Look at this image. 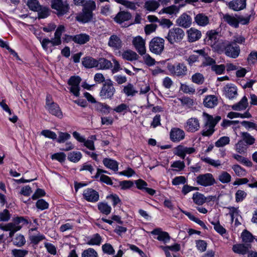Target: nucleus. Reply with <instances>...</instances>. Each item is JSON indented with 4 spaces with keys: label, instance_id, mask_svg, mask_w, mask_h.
Wrapping results in <instances>:
<instances>
[{
    "label": "nucleus",
    "instance_id": "obj_1",
    "mask_svg": "<svg viewBox=\"0 0 257 257\" xmlns=\"http://www.w3.org/2000/svg\"><path fill=\"white\" fill-rule=\"evenodd\" d=\"M96 9V4L93 1H88L84 4L82 12L79 13L76 19L80 22L85 23L90 21L93 17V11Z\"/></svg>",
    "mask_w": 257,
    "mask_h": 257
},
{
    "label": "nucleus",
    "instance_id": "obj_2",
    "mask_svg": "<svg viewBox=\"0 0 257 257\" xmlns=\"http://www.w3.org/2000/svg\"><path fill=\"white\" fill-rule=\"evenodd\" d=\"M184 36V32L182 29L174 28L169 30L166 38L171 44H173L180 42Z\"/></svg>",
    "mask_w": 257,
    "mask_h": 257
},
{
    "label": "nucleus",
    "instance_id": "obj_3",
    "mask_svg": "<svg viewBox=\"0 0 257 257\" xmlns=\"http://www.w3.org/2000/svg\"><path fill=\"white\" fill-rule=\"evenodd\" d=\"M45 107L48 111L53 115H55L60 118L63 116L62 112L59 105L53 101L52 97L48 95L46 97V102Z\"/></svg>",
    "mask_w": 257,
    "mask_h": 257
},
{
    "label": "nucleus",
    "instance_id": "obj_4",
    "mask_svg": "<svg viewBox=\"0 0 257 257\" xmlns=\"http://www.w3.org/2000/svg\"><path fill=\"white\" fill-rule=\"evenodd\" d=\"M167 67L169 71L172 74L177 76L183 77L187 74V68L183 63H178L176 64L168 63Z\"/></svg>",
    "mask_w": 257,
    "mask_h": 257
},
{
    "label": "nucleus",
    "instance_id": "obj_5",
    "mask_svg": "<svg viewBox=\"0 0 257 257\" xmlns=\"http://www.w3.org/2000/svg\"><path fill=\"white\" fill-rule=\"evenodd\" d=\"M115 89L112 82L107 79L103 84L100 91V96L103 99L111 98L114 95Z\"/></svg>",
    "mask_w": 257,
    "mask_h": 257
},
{
    "label": "nucleus",
    "instance_id": "obj_6",
    "mask_svg": "<svg viewBox=\"0 0 257 257\" xmlns=\"http://www.w3.org/2000/svg\"><path fill=\"white\" fill-rule=\"evenodd\" d=\"M164 40L159 37L153 38L150 42V51L155 54H161L164 49Z\"/></svg>",
    "mask_w": 257,
    "mask_h": 257
},
{
    "label": "nucleus",
    "instance_id": "obj_7",
    "mask_svg": "<svg viewBox=\"0 0 257 257\" xmlns=\"http://www.w3.org/2000/svg\"><path fill=\"white\" fill-rule=\"evenodd\" d=\"M52 8L57 11L58 15H63L68 12L69 6L67 2L62 0H52Z\"/></svg>",
    "mask_w": 257,
    "mask_h": 257
},
{
    "label": "nucleus",
    "instance_id": "obj_8",
    "mask_svg": "<svg viewBox=\"0 0 257 257\" xmlns=\"http://www.w3.org/2000/svg\"><path fill=\"white\" fill-rule=\"evenodd\" d=\"M198 184L204 186H209L215 183V180L210 173L199 175L196 178Z\"/></svg>",
    "mask_w": 257,
    "mask_h": 257
},
{
    "label": "nucleus",
    "instance_id": "obj_9",
    "mask_svg": "<svg viewBox=\"0 0 257 257\" xmlns=\"http://www.w3.org/2000/svg\"><path fill=\"white\" fill-rule=\"evenodd\" d=\"M81 81V78L78 76H72L70 78L68 83L70 86V91L75 96L79 95V84Z\"/></svg>",
    "mask_w": 257,
    "mask_h": 257
},
{
    "label": "nucleus",
    "instance_id": "obj_10",
    "mask_svg": "<svg viewBox=\"0 0 257 257\" xmlns=\"http://www.w3.org/2000/svg\"><path fill=\"white\" fill-rule=\"evenodd\" d=\"M240 53V48L237 44L230 43L225 48V54L232 58H237Z\"/></svg>",
    "mask_w": 257,
    "mask_h": 257
},
{
    "label": "nucleus",
    "instance_id": "obj_11",
    "mask_svg": "<svg viewBox=\"0 0 257 257\" xmlns=\"http://www.w3.org/2000/svg\"><path fill=\"white\" fill-rule=\"evenodd\" d=\"M84 198L88 202H96L98 201L99 195L98 193L92 188H88L83 192Z\"/></svg>",
    "mask_w": 257,
    "mask_h": 257
},
{
    "label": "nucleus",
    "instance_id": "obj_12",
    "mask_svg": "<svg viewBox=\"0 0 257 257\" xmlns=\"http://www.w3.org/2000/svg\"><path fill=\"white\" fill-rule=\"evenodd\" d=\"M108 45L114 50H118L122 48L123 43L119 37L112 35L109 37Z\"/></svg>",
    "mask_w": 257,
    "mask_h": 257
},
{
    "label": "nucleus",
    "instance_id": "obj_13",
    "mask_svg": "<svg viewBox=\"0 0 257 257\" xmlns=\"http://www.w3.org/2000/svg\"><path fill=\"white\" fill-rule=\"evenodd\" d=\"M133 44L141 55L145 54L146 53L145 42L142 37L138 36L135 38L133 41Z\"/></svg>",
    "mask_w": 257,
    "mask_h": 257
},
{
    "label": "nucleus",
    "instance_id": "obj_14",
    "mask_svg": "<svg viewBox=\"0 0 257 257\" xmlns=\"http://www.w3.org/2000/svg\"><path fill=\"white\" fill-rule=\"evenodd\" d=\"M185 128L188 132H195L200 128L199 122L197 118L192 117L188 119Z\"/></svg>",
    "mask_w": 257,
    "mask_h": 257
},
{
    "label": "nucleus",
    "instance_id": "obj_15",
    "mask_svg": "<svg viewBox=\"0 0 257 257\" xmlns=\"http://www.w3.org/2000/svg\"><path fill=\"white\" fill-rule=\"evenodd\" d=\"M185 137V133L179 128H173L170 132V139L173 142H179Z\"/></svg>",
    "mask_w": 257,
    "mask_h": 257
},
{
    "label": "nucleus",
    "instance_id": "obj_16",
    "mask_svg": "<svg viewBox=\"0 0 257 257\" xmlns=\"http://www.w3.org/2000/svg\"><path fill=\"white\" fill-rule=\"evenodd\" d=\"M177 23L182 27L188 28L191 25L192 19L190 16L183 14L177 19Z\"/></svg>",
    "mask_w": 257,
    "mask_h": 257
},
{
    "label": "nucleus",
    "instance_id": "obj_17",
    "mask_svg": "<svg viewBox=\"0 0 257 257\" xmlns=\"http://www.w3.org/2000/svg\"><path fill=\"white\" fill-rule=\"evenodd\" d=\"M176 155L184 159L186 154H191L195 152V149L194 148H188L180 145L176 148Z\"/></svg>",
    "mask_w": 257,
    "mask_h": 257
},
{
    "label": "nucleus",
    "instance_id": "obj_18",
    "mask_svg": "<svg viewBox=\"0 0 257 257\" xmlns=\"http://www.w3.org/2000/svg\"><path fill=\"white\" fill-rule=\"evenodd\" d=\"M187 34L188 39L190 42L196 41L201 37V32L193 28H191L187 31Z\"/></svg>",
    "mask_w": 257,
    "mask_h": 257
},
{
    "label": "nucleus",
    "instance_id": "obj_19",
    "mask_svg": "<svg viewBox=\"0 0 257 257\" xmlns=\"http://www.w3.org/2000/svg\"><path fill=\"white\" fill-rule=\"evenodd\" d=\"M224 93L226 97L232 99L237 95L236 88L232 84H227L224 87Z\"/></svg>",
    "mask_w": 257,
    "mask_h": 257
},
{
    "label": "nucleus",
    "instance_id": "obj_20",
    "mask_svg": "<svg viewBox=\"0 0 257 257\" xmlns=\"http://www.w3.org/2000/svg\"><path fill=\"white\" fill-rule=\"evenodd\" d=\"M228 6L234 11H239L246 7V0L232 1L229 3Z\"/></svg>",
    "mask_w": 257,
    "mask_h": 257
},
{
    "label": "nucleus",
    "instance_id": "obj_21",
    "mask_svg": "<svg viewBox=\"0 0 257 257\" xmlns=\"http://www.w3.org/2000/svg\"><path fill=\"white\" fill-rule=\"evenodd\" d=\"M64 31L65 27L63 25H59L58 27L54 34V38L53 39L54 40V41H53V46H58L61 44V37Z\"/></svg>",
    "mask_w": 257,
    "mask_h": 257
},
{
    "label": "nucleus",
    "instance_id": "obj_22",
    "mask_svg": "<svg viewBox=\"0 0 257 257\" xmlns=\"http://www.w3.org/2000/svg\"><path fill=\"white\" fill-rule=\"evenodd\" d=\"M249 248L250 246L248 244H236L233 245L232 250L236 253L245 254L248 251Z\"/></svg>",
    "mask_w": 257,
    "mask_h": 257
},
{
    "label": "nucleus",
    "instance_id": "obj_23",
    "mask_svg": "<svg viewBox=\"0 0 257 257\" xmlns=\"http://www.w3.org/2000/svg\"><path fill=\"white\" fill-rule=\"evenodd\" d=\"M0 228L5 231H10L9 236L12 237L16 232L21 229L22 226H16L14 224H7L1 226Z\"/></svg>",
    "mask_w": 257,
    "mask_h": 257
},
{
    "label": "nucleus",
    "instance_id": "obj_24",
    "mask_svg": "<svg viewBox=\"0 0 257 257\" xmlns=\"http://www.w3.org/2000/svg\"><path fill=\"white\" fill-rule=\"evenodd\" d=\"M195 21L201 26H205L209 23L208 17L203 13L197 14L195 17Z\"/></svg>",
    "mask_w": 257,
    "mask_h": 257
},
{
    "label": "nucleus",
    "instance_id": "obj_25",
    "mask_svg": "<svg viewBox=\"0 0 257 257\" xmlns=\"http://www.w3.org/2000/svg\"><path fill=\"white\" fill-rule=\"evenodd\" d=\"M217 98L214 95H208L204 99L203 104L205 107L212 108L217 104Z\"/></svg>",
    "mask_w": 257,
    "mask_h": 257
},
{
    "label": "nucleus",
    "instance_id": "obj_26",
    "mask_svg": "<svg viewBox=\"0 0 257 257\" xmlns=\"http://www.w3.org/2000/svg\"><path fill=\"white\" fill-rule=\"evenodd\" d=\"M82 64L86 68H92L98 66V62L91 57H86L83 59Z\"/></svg>",
    "mask_w": 257,
    "mask_h": 257
},
{
    "label": "nucleus",
    "instance_id": "obj_27",
    "mask_svg": "<svg viewBox=\"0 0 257 257\" xmlns=\"http://www.w3.org/2000/svg\"><path fill=\"white\" fill-rule=\"evenodd\" d=\"M89 36L86 34H80L74 36L73 41L77 44L82 45L89 41Z\"/></svg>",
    "mask_w": 257,
    "mask_h": 257
},
{
    "label": "nucleus",
    "instance_id": "obj_28",
    "mask_svg": "<svg viewBox=\"0 0 257 257\" xmlns=\"http://www.w3.org/2000/svg\"><path fill=\"white\" fill-rule=\"evenodd\" d=\"M248 105V99L246 96H244L237 103L232 106V109L234 110H240L245 109Z\"/></svg>",
    "mask_w": 257,
    "mask_h": 257
},
{
    "label": "nucleus",
    "instance_id": "obj_29",
    "mask_svg": "<svg viewBox=\"0 0 257 257\" xmlns=\"http://www.w3.org/2000/svg\"><path fill=\"white\" fill-rule=\"evenodd\" d=\"M223 19L229 25L235 28L238 27V21L236 16L234 17L229 14H225L223 15Z\"/></svg>",
    "mask_w": 257,
    "mask_h": 257
},
{
    "label": "nucleus",
    "instance_id": "obj_30",
    "mask_svg": "<svg viewBox=\"0 0 257 257\" xmlns=\"http://www.w3.org/2000/svg\"><path fill=\"white\" fill-rule=\"evenodd\" d=\"M131 18V14L128 12L121 11L118 13L115 18V21L119 23L130 20Z\"/></svg>",
    "mask_w": 257,
    "mask_h": 257
},
{
    "label": "nucleus",
    "instance_id": "obj_31",
    "mask_svg": "<svg viewBox=\"0 0 257 257\" xmlns=\"http://www.w3.org/2000/svg\"><path fill=\"white\" fill-rule=\"evenodd\" d=\"M192 199L194 203L198 205H202L206 201V197L202 194L196 192L193 194Z\"/></svg>",
    "mask_w": 257,
    "mask_h": 257
},
{
    "label": "nucleus",
    "instance_id": "obj_32",
    "mask_svg": "<svg viewBox=\"0 0 257 257\" xmlns=\"http://www.w3.org/2000/svg\"><path fill=\"white\" fill-rule=\"evenodd\" d=\"M104 165L114 171L117 170L118 164L117 163L113 160L105 158L103 161Z\"/></svg>",
    "mask_w": 257,
    "mask_h": 257
},
{
    "label": "nucleus",
    "instance_id": "obj_33",
    "mask_svg": "<svg viewBox=\"0 0 257 257\" xmlns=\"http://www.w3.org/2000/svg\"><path fill=\"white\" fill-rule=\"evenodd\" d=\"M122 56L123 58L129 61L137 60L139 57L137 54L136 52L132 51H125L123 53Z\"/></svg>",
    "mask_w": 257,
    "mask_h": 257
},
{
    "label": "nucleus",
    "instance_id": "obj_34",
    "mask_svg": "<svg viewBox=\"0 0 257 257\" xmlns=\"http://www.w3.org/2000/svg\"><path fill=\"white\" fill-rule=\"evenodd\" d=\"M123 92L128 96H133L138 92V91L135 89L134 86L131 83L128 84L126 86L124 87Z\"/></svg>",
    "mask_w": 257,
    "mask_h": 257
},
{
    "label": "nucleus",
    "instance_id": "obj_35",
    "mask_svg": "<svg viewBox=\"0 0 257 257\" xmlns=\"http://www.w3.org/2000/svg\"><path fill=\"white\" fill-rule=\"evenodd\" d=\"M192 81L197 84L201 85L204 82V77L200 73H196L192 76Z\"/></svg>",
    "mask_w": 257,
    "mask_h": 257
},
{
    "label": "nucleus",
    "instance_id": "obj_36",
    "mask_svg": "<svg viewBox=\"0 0 257 257\" xmlns=\"http://www.w3.org/2000/svg\"><path fill=\"white\" fill-rule=\"evenodd\" d=\"M13 243L18 247L23 246L26 243V240L23 235L19 234L13 240Z\"/></svg>",
    "mask_w": 257,
    "mask_h": 257
},
{
    "label": "nucleus",
    "instance_id": "obj_37",
    "mask_svg": "<svg viewBox=\"0 0 257 257\" xmlns=\"http://www.w3.org/2000/svg\"><path fill=\"white\" fill-rule=\"evenodd\" d=\"M27 5L30 10L36 12H39L41 7L37 0H29Z\"/></svg>",
    "mask_w": 257,
    "mask_h": 257
},
{
    "label": "nucleus",
    "instance_id": "obj_38",
    "mask_svg": "<svg viewBox=\"0 0 257 257\" xmlns=\"http://www.w3.org/2000/svg\"><path fill=\"white\" fill-rule=\"evenodd\" d=\"M98 208L101 213L106 215L109 214L111 212V207L105 203H99L98 205Z\"/></svg>",
    "mask_w": 257,
    "mask_h": 257
},
{
    "label": "nucleus",
    "instance_id": "obj_39",
    "mask_svg": "<svg viewBox=\"0 0 257 257\" xmlns=\"http://www.w3.org/2000/svg\"><path fill=\"white\" fill-rule=\"evenodd\" d=\"M231 178V175L226 171H222L218 176L219 180L222 183H229Z\"/></svg>",
    "mask_w": 257,
    "mask_h": 257
},
{
    "label": "nucleus",
    "instance_id": "obj_40",
    "mask_svg": "<svg viewBox=\"0 0 257 257\" xmlns=\"http://www.w3.org/2000/svg\"><path fill=\"white\" fill-rule=\"evenodd\" d=\"M241 137L243 139V140L249 145H252L255 141L254 138L252 137L249 134L246 132L241 133Z\"/></svg>",
    "mask_w": 257,
    "mask_h": 257
},
{
    "label": "nucleus",
    "instance_id": "obj_41",
    "mask_svg": "<svg viewBox=\"0 0 257 257\" xmlns=\"http://www.w3.org/2000/svg\"><path fill=\"white\" fill-rule=\"evenodd\" d=\"M82 157L81 154L79 152H72L70 153L68 156V159L71 162H77Z\"/></svg>",
    "mask_w": 257,
    "mask_h": 257
},
{
    "label": "nucleus",
    "instance_id": "obj_42",
    "mask_svg": "<svg viewBox=\"0 0 257 257\" xmlns=\"http://www.w3.org/2000/svg\"><path fill=\"white\" fill-rule=\"evenodd\" d=\"M159 5V2L155 1H150L145 3V7L149 11H155Z\"/></svg>",
    "mask_w": 257,
    "mask_h": 257
},
{
    "label": "nucleus",
    "instance_id": "obj_43",
    "mask_svg": "<svg viewBox=\"0 0 257 257\" xmlns=\"http://www.w3.org/2000/svg\"><path fill=\"white\" fill-rule=\"evenodd\" d=\"M230 139L228 137H222L220 138L216 143L215 146L217 147H222L229 143Z\"/></svg>",
    "mask_w": 257,
    "mask_h": 257
},
{
    "label": "nucleus",
    "instance_id": "obj_44",
    "mask_svg": "<svg viewBox=\"0 0 257 257\" xmlns=\"http://www.w3.org/2000/svg\"><path fill=\"white\" fill-rule=\"evenodd\" d=\"M98 62V64H100V67L103 69H109L112 66V63L104 58H100Z\"/></svg>",
    "mask_w": 257,
    "mask_h": 257
},
{
    "label": "nucleus",
    "instance_id": "obj_45",
    "mask_svg": "<svg viewBox=\"0 0 257 257\" xmlns=\"http://www.w3.org/2000/svg\"><path fill=\"white\" fill-rule=\"evenodd\" d=\"M27 221L23 217H16L13 219V222L9 224H14L16 226H21L27 223Z\"/></svg>",
    "mask_w": 257,
    "mask_h": 257
},
{
    "label": "nucleus",
    "instance_id": "obj_46",
    "mask_svg": "<svg viewBox=\"0 0 257 257\" xmlns=\"http://www.w3.org/2000/svg\"><path fill=\"white\" fill-rule=\"evenodd\" d=\"M28 253V251L25 249H14L12 251L14 257H24Z\"/></svg>",
    "mask_w": 257,
    "mask_h": 257
},
{
    "label": "nucleus",
    "instance_id": "obj_47",
    "mask_svg": "<svg viewBox=\"0 0 257 257\" xmlns=\"http://www.w3.org/2000/svg\"><path fill=\"white\" fill-rule=\"evenodd\" d=\"M203 116H206L207 118L206 126L214 128L216 124L214 120V118L213 116L205 112L203 113Z\"/></svg>",
    "mask_w": 257,
    "mask_h": 257
},
{
    "label": "nucleus",
    "instance_id": "obj_48",
    "mask_svg": "<svg viewBox=\"0 0 257 257\" xmlns=\"http://www.w3.org/2000/svg\"><path fill=\"white\" fill-rule=\"evenodd\" d=\"M96 109L104 114H107L109 112L110 107L106 104L98 103L96 104Z\"/></svg>",
    "mask_w": 257,
    "mask_h": 257
},
{
    "label": "nucleus",
    "instance_id": "obj_49",
    "mask_svg": "<svg viewBox=\"0 0 257 257\" xmlns=\"http://www.w3.org/2000/svg\"><path fill=\"white\" fill-rule=\"evenodd\" d=\"M180 90L186 93L193 94L195 92V89L189 85L182 84L180 87Z\"/></svg>",
    "mask_w": 257,
    "mask_h": 257
},
{
    "label": "nucleus",
    "instance_id": "obj_50",
    "mask_svg": "<svg viewBox=\"0 0 257 257\" xmlns=\"http://www.w3.org/2000/svg\"><path fill=\"white\" fill-rule=\"evenodd\" d=\"M179 8L177 6L172 5L171 6L164 8L162 11L163 13L169 14H175L179 12Z\"/></svg>",
    "mask_w": 257,
    "mask_h": 257
},
{
    "label": "nucleus",
    "instance_id": "obj_51",
    "mask_svg": "<svg viewBox=\"0 0 257 257\" xmlns=\"http://www.w3.org/2000/svg\"><path fill=\"white\" fill-rule=\"evenodd\" d=\"M97 252L92 248H88L83 251L82 257H97Z\"/></svg>",
    "mask_w": 257,
    "mask_h": 257
},
{
    "label": "nucleus",
    "instance_id": "obj_52",
    "mask_svg": "<svg viewBox=\"0 0 257 257\" xmlns=\"http://www.w3.org/2000/svg\"><path fill=\"white\" fill-rule=\"evenodd\" d=\"M243 241L245 242H250L253 240V236L248 231L245 230L243 231L241 234Z\"/></svg>",
    "mask_w": 257,
    "mask_h": 257
},
{
    "label": "nucleus",
    "instance_id": "obj_53",
    "mask_svg": "<svg viewBox=\"0 0 257 257\" xmlns=\"http://www.w3.org/2000/svg\"><path fill=\"white\" fill-rule=\"evenodd\" d=\"M225 69V66L223 65H213L211 66V69L212 71H215L217 74H222Z\"/></svg>",
    "mask_w": 257,
    "mask_h": 257
},
{
    "label": "nucleus",
    "instance_id": "obj_54",
    "mask_svg": "<svg viewBox=\"0 0 257 257\" xmlns=\"http://www.w3.org/2000/svg\"><path fill=\"white\" fill-rule=\"evenodd\" d=\"M246 193L241 190H238L235 193V200L237 202L242 201L246 196Z\"/></svg>",
    "mask_w": 257,
    "mask_h": 257
},
{
    "label": "nucleus",
    "instance_id": "obj_55",
    "mask_svg": "<svg viewBox=\"0 0 257 257\" xmlns=\"http://www.w3.org/2000/svg\"><path fill=\"white\" fill-rule=\"evenodd\" d=\"M116 1L118 3H119L132 10H135L136 9V5L133 2H131L126 0H116Z\"/></svg>",
    "mask_w": 257,
    "mask_h": 257
},
{
    "label": "nucleus",
    "instance_id": "obj_56",
    "mask_svg": "<svg viewBox=\"0 0 257 257\" xmlns=\"http://www.w3.org/2000/svg\"><path fill=\"white\" fill-rule=\"evenodd\" d=\"M11 218V214L7 209H4L0 212V220L3 221H8Z\"/></svg>",
    "mask_w": 257,
    "mask_h": 257
},
{
    "label": "nucleus",
    "instance_id": "obj_57",
    "mask_svg": "<svg viewBox=\"0 0 257 257\" xmlns=\"http://www.w3.org/2000/svg\"><path fill=\"white\" fill-rule=\"evenodd\" d=\"M211 223L214 225V229L221 235H223L226 232V229L220 225L219 222H212Z\"/></svg>",
    "mask_w": 257,
    "mask_h": 257
},
{
    "label": "nucleus",
    "instance_id": "obj_58",
    "mask_svg": "<svg viewBox=\"0 0 257 257\" xmlns=\"http://www.w3.org/2000/svg\"><path fill=\"white\" fill-rule=\"evenodd\" d=\"M232 168L238 176H244L245 174V171L238 165H233Z\"/></svg>",
    "mask_w": 257,
    "mask_h": 257
},
{
    "label": "nucleus",
    "instance_id": "obj_59",
    "mask_svg": "<svg viewBox=\"0 0 257 257\" xmlns=\"http://www.w3.org/2000/svg\"><path fill=\"white\" fill-rule=\"evenodd\" d=\"M41 134L45 137L52 139H55L57 137V135L54 132L48 130H45L42 131L41 132Z\"/></svg>",
    "mask_w": 257,
    "mask_h": 257
},
{
    "label": "nucleus",
    "instance_id": "obj_60",
    "mask_svg": "<svg viewBox=\"0 0 257 257\" xmlns=\"http://www.w3.org/2000/svg\"><path fill=\"white\" fill-rule=\"evenodd\" d=\"M245 147V145L244 144L243 141L240 140L235 145L236 150L238 153L241 154L244 153L246 150Z\"/></svg>",
    "mask_w": 257,
    "mask_h": 257
},
{
    "label": "nucleus",
    "instance_id": "obj_61",
    "mask_svg": "<svg viewBox=\"0 0 257 257\" xmlns=\"http://www.w3.org/2000/svg\"><path fill=\"white\" fill-rule=\"evenodd\" d=\"M38 13V18L39 19H44L47 17L49 15V10L46 8L41 7Z\"/></svg>",
    "mask_w": 257,
    "mask_h": 257
},
{
    "label": "nucleus",
    "instance_id": "obj_62",
    "mask_svg": "<svg viewBox=\"0 0 257 257\" xmlns=\"http://www.w3.org/2000/svg\"><path fill=\"white\" fill-rule=\"evenodd\" d=\"M36 206L41 210H44L48 208L49 204L43 199H40L37 202Z\"/></svg>",
    "mask_w": 257,
    "mask_h": 257
},
{
    "label": "nucleus",
    "instance_id": "obj_63",
    "mask_svg": "<svg viewBox=\"0 0 257 257\" xmlns=\"http://www.w3.org/2000/svg\"><path fill=\"white\" fill-rule=\"evenodd\" d=\"M103 251L109 254H113L114 253V250L111 245L108 243H106L102 245Z\"/></svg>",
    "mask_w": 257,
    "mask_h": 257
},
{
    "label": "nucleus",
    "instance_id": "obj_64",
    "mask_svg": "<svg viewBox=\"0 0 257 257\" xmlns=\"http://www.w3.org/2000/svg\"><path fill=\"white\" fill-rule=\"evenodd\" d=\"M66 158V155L63 153H56L52 156V159H55L60 162L64 161Z\"/></svg>",
    "mask_w": 257,
    "mask_h": 257
}]
</instances>
